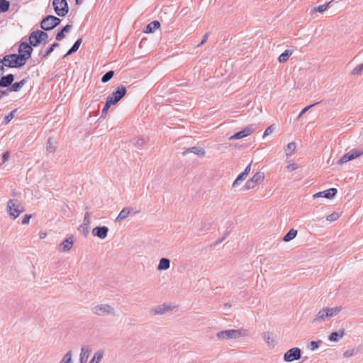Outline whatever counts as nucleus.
<instances>
[{"label":"nucleus","mask_w":363,"mask_h":363,"mask_svg":"<svg viewBox=\"0 0 363 363\" xmlns=\"http://www.w3.org/2000/svg\"><path fill=\"white\" fill-rule=\"evenodd\" d=\"M341 310L340 306L324 307L317 313L313 321L319 323L328 320L330 318L336 316Z\"/></svg>","instance_id":"1"},{"label":"nucleus","mask_w":363,"mask_h":363,"mask_svg":"<svg viewBox=\"0 0 363 363\" xmlns=\"http://www.w3.org/2000/svg\"><path fill=\"white\" fill-rule=\"evenodd\" d=\"M7 211L11 217L16 219L24 211L21 203L17 199H10L7 203Z\"/></svg>","instance_id":"2"},{"label":"nucleus","mask_w":363,"mask_h":363,"mask_svg":"<svg viewBox=\"0 0 363 363\" xmlns=\"http://www.w3.org/2000/svg\"><path fill=\"white\" fill-rule=\"evenodd\" d=\"M4 65L8 67H20L25 65L22 56L16 54L7 55L4 57Z\"/></svg>","instance_id":"3"},{"label":"nucleus","mask_w":363,"mask_h":363,"mask_svg":"<svg viewBox=\"0 0 363 363\" xmlns=\"http://www.w3.org/2000/svg\"><path fill=\"white\" fill-rule=\"evenodd\" d=\"M94 314L97 315H115V309L108 304H99L91 308Z\"/></svg>","instance_id":"4"},{"label":"nucleus","mask_w":363,"mask_h":363,"mask_svg":"<svg viewBox=\"0 0 363 363\" xmlns=\"http://www.w3.org/2000/svg\"><path fill=\"white\" fill-rule=\"evenodd\" d=\"M61 23V19L58 17L49 15L45 17L40 23V27L44 30H50L55 28Z\"/></svg>","instance_id":"5"},{"label":"nucleus","mask_w":363,"mask_h":363,"mask_svg":"<svg viewBox=\"0 0 363 363\" xmlns=\"http://www.w3.org/2000/svg\"><path fill=\"white\" fill-rule=\"evenodd\" d=\"M246 335L245 330H228L217 333L218 339H237Z\"/></svg>","instance_id":"6"},{"label":"nucleus","mask_w":363,"mask_h":363,"mask_svg":"<svg viewBox=\"0 0 363 363\" xmlns=\"http://www.w3.org/2000/svg\"><path fill=\"white\" fill-rule=\"evenodd\" d=\"M52 6L58 16L64 17L69 12V6L67 0H53Z\"/></svg>","instance_id":"7"},{"label":"nucleus","mask_w":363,"mask_h":363,"mask_svg":"<svg viewBox=\"0 0 363 363\" xmlns=\"http://www.w3.org/2000/svg\"><path fill=\"white\" fill-rule=\"evenodd\" d=\"M363 155V149H352L345 154L339 160V164L346 163Z\"/></svg>","instance_id":"8"},{"label":"nucleus","mask_w":363,"mask_h":363,"mask_svg":"<svg viewBox=\"0 0 363 363\" xmlns=\"http://www.w3.org/2000/svg\"><path fill=\"white\" fill-rule=\"evenodd\" d=\"M301 357V352L298 347H293L286 351L284 354V360L286 362H291L298 360Z\"/></svg>","instance_id":"9"},{"label":"nucleus","mask_w":363,"mask_h":363,"mask_svg":"<svg viewBox=\"0 0 363 363\" xmlns=\"http://www.w3.org/2000/svg\"><path fill=\"white\" fill-rule=\"evenodd\" d=\"M264 178V174L263 172H257L250 179H249L245 185V189H253L257 184H260Z\"/></svg>","instance_id":"10"},{"label":"nucleus","mask_w":363,"mask_h":363,"mask_svg":"<svg viewBox=\"0 0 363 363\" xmlns=\"http://www.w3.org/2000/svg\"><path fill=\"white\" fill-rule=\"evenodd\" d=\"M33 51V48L30 44H28L27 43H21L18 48V56H22L24 59V62H26V60L30 57L31 53Z\"/></svg>","instance_id":"11"},{"label":"nucleus","mask_w":363,"mask_h":363,"mask_svg":"<svg viewBox=\"0 0 363 363\" xmlns=\"http://www.w3.org/2000/svg\"><path fill=\"white\" fill-rule=\"evenodd\" d=\"M126 94V88L123 85H120L117 87V89L113 92L111 96L107 98H111V101L116 104L118 103Z\"/></svg>","instance_id":"12"},{"label":"nucleus","mask_w":363,"mask_h":363,"mask_svg":"<svg viewBox=\"0 0 363 363\" xmlns=\"http://www.w3.org/2000/svg\"><path fill=\"white\" fill-rule=\"evenodd\" d=\"M91 352L92 350L90 345L82 346L79 357V363H86Z\"/></svg>","instance_id":"13"},{"label":"nucleus","mask_w":363,"mask_h":363,"mask_svg":"<svg viewBox=\"0 0 363 363\" xmlns=\"http://www.w3.org/2000/svg\"><path fill=\"white\" fill-rule=\"evenodd\" d=\"M253 130H254L253 125H248L246 128H245L242 130L231 135L229 138V140H233L242 139L245 137H247V136L251 135V133L253 132Z\"/></svg>","instance_id":"14"},{"label":"nucleus","mask_w":363,"mask_h":363,"mask_svg":"<svg viewBox=\"0 0 363 363\" xmlns=\"http://www.w3.org/2000/svg\"><path fill=\"white\" fill-rule=\"evenodd\" d=\"M337 194V189L335 188H330L328 190L315 193L313 195L314 199L324 197L326 199H332Z\"/></svg>","instance_id":"15"},{"label":"nucleus","mask_w":363,"mask_h":363,"mask_svg":"<svg viewBox=\"0 0 363 363\" xmlns=\"http://www.w3.org/2000/svg\"><path fill=\"white\" fill-rule=\"evenodd\" d=\"M108 228L106 226L96 227L92 230L94 236L98 237L100 239H105L107 237Z\"/></svg>","instance_id":"16"},{"label":"nucleus","mask_w":363,"mask_h":363,"mask_svg":"<svg viewBox=\"0 0 363 363\" xmlns=\"http://www.w3.org/2000/svg\"><path fill=\"white\" fill-rule=\"evenodd\" d=\"M262 338L269 347L273 348L277 345V340L272 333L266 332L262 334Z\"/></svg>","instance_id":"17"},{"label":"nucleus","mask_w":363,"mask_h":363,"mask_svg":"<svg viewBox=\"0 0 363 363\" xmlns=\"http://www.w3.org/2000/svg\"><path fill=\"white\" fill-rule=\"evenodd\" d=\"M191 152L193 153L200 157H204L206 152L203 147H191L188 149H186L185 151L183 152V155H185L186 154Z\"/></svg>","instance_id":"18"},{"label":"nucleus","mask_w":363,"mask_h":363,"mask_svg":"<svg viewBox=\"0 0 363 363\" xmlns=\"http://www.w3.org/2000/svg\"><path fill=\"white\" fill-rule=\"evenodd\" d=\"M74 243V239L72 237H69L65 239L60 245L59 251L65 252L69 250Z\"/></svg>","instance_id":"19"},{"label":"nucleus","mask_w":363,"mask_h":363,"mask_svg":"<svg viewBox=\"0 0 363 363\" xmlns=\"http://www.w3.org/2000/svg\"><path fill=\"white\" fill-rule=\"evenodd\" d=\"M136 212H133V209L129 208H123L116 218V221L119 222L127 218L130 215H135Z\"/></svg>","instance_id":"20"},{"label":"nucleus","mask_w":363,"mask_h":363,"mask_svg":"<svg viewBox=\"0 0 363 363\" xmlns=\"http://www.w3.org/2000/svg\"><path fill=\"white\" fill-rule=\"evenodd\" d=\"M14 80V76L12 74H9L6 76L2 77L0 79V87H8L12 84Z\"/></svg>","instance_id":"21"},{"label":"nucleus","mask_w":363,"mask_h":363,"mask_svg":"<svg viewBox=\"0 0 363 363\" xmlns=\"http://www.w3.org/2000/svg\"><path fill=\"white\" fill-rule=\"evenodd\" d=\"M29 42L31 46L36 47L41 43L38 30L33 31L29 36Z\"/></svg>","instance_id":"22"},{"label":"nucleus","mask_w":363,"mask_h":363,"mask_svg":"<svg viewBox=\"0 0 363 363\" xmlns=\"http://www.w3.org/2000/svg\"><path fill=\"white\" fill-rule=\"evenodd\" d=\"M104 350H96L89 363H100L104 358Z\"/></svg>","instance_id":"23"},{"label":"nucleus","mask_w":363,"mask_h":363,"mask_svg":"<svg viewBox=\"0 0 363 363\" xmlns=\"http://www.w3.org/2000/svg\"><path fill=\"white\" fill-rule=\"evenodd\" d=\"M160 26V23L158 21H153L148 23L144 30L145 33H152Z\"/></svg>","instance_id":"24"},{"label":"nucleus","mask_w":363,"mask_h":363,"mask_svg":"<svg viewBox=\"0 0 363 363\" xmlns=\"http://www.w3.org/2000/svg\"><path fill=\"white\" fill-rule=\"evenodd\" d=\"M170 267V260L167 258H162L160 260L159 264L157 266V269L160 271L167 270Z\"/></svg>","instance_id":"25"},{"label":"nucleus","mask_w":363,"mask_h":363,"mask_svg":"<svg viewBox=\"0 0 363 363\" xmlns=\"http://www.w3.org/2000/svg\"><path fill=\"white\" fill-rule=\"evenodd\" d=\"M345 335V333L343 330H340L338 332H334L330 334L329 336V340L332 342H337L340 339H342Z\"/></svg>","instance_id":"26"},{"label":"nucleus","mask_w":363,"mask_h":363,"mask_svg":"<svg viewBox=\"0 0 363 363\" xmlns=\"http://www.w3.org/2000/svg\"><path fill=\"white\" fill-rule=\"evenodd\" d=\"M72 28L71 25H67L65 27H63L60 31H59L56 35V40L60 41L62 40L65 37V33H68L70 29Z\"/></svg>","instance_id":"27"},{"label":"nucleus","mask_w":363,"mask_h":363,"mask_svg":"<svg viewBox=\"0 0 363 363\" xmlns=\"http://www.w3.org/2000/svg\"><path fill=\"white\" fill-rule=\"evenodd\" d=\"M293 54V51L291 50H286L283 53H281L279 57L278 61L280 63L286 62L289 57Z\"/></svg>","instance_id":"28"},{"label":"nucleus","mask_w":363,"mask_h":363,"mask_svg":"<svg viewBox=\"0 0 363 363\" xmlns=\"http://www.w3.org/2000/svg\"><path fill=\"white\" fill-rule=\"evenodd\" d=\"M72 356V352L69 350L62 356L58 363H73Z\"/></svg>","instance_id":"29"},{"label":"nucleus","mask_w":363,"mask_h":363,"mask_svg":"<svg viewBox=\"0 0 363 363\" xmlns=\"http://www.w3.org/2000/svg\"><path fill=\"white\" fill-rule=\"evenodd\" d=\"M82 40L81 38L78 39L72 45V47L68 50V52L65 54V57L70 55L73 52H75L78 50L80 45L82 44Z\"/></svg>","instance_id":"30"},{"label":"nucleus","mask_w":363,"mask_h":363,"mask_svg":"<svg viewBox=\"0 0 363 363\" xmlns=\"http://www.w3.org/2000/svg\"><path fill=\"white\" fill-rule=\"evenodd\" d=\"M26 80L25 79H22L21 81L18 82H15L11 84V86L10 88L11 91H18L26 84Z\"/></svg>","instance_id":"31"},{"label":"nucleus","mask_w":363,"mask_h":363,"mask_svg":"<svg viewBox=\"0 0 363 363\" xmlns=\"http://www.w3.org/2000/svg\"><path fill=\"white\" fill-rule=\"evenodd\" d=\"M296 148V145L295 143H289L286 148L285 149L286 155L287 157H289L294 153V150Z\"/></svg>","instance_id":"32"},{"label":"nucleus","mask_w":363,"mask_h":363,"mask_svg":"<svg viewBox=\"0 0 363 363\" xmlns=\"http://www.w3.org/2000/svg\"><path fill=\"white\" fill-rule=\"evenodd\" d=\"M297 235V230H294V229H291L287 233L286 235L284 237L283 240L285 242H289L291 241V240H293L294 238H296Z\"/></svg>","instance_id":"33"},{"label":"nucleus","mask_w":363,"mask_h":363,"mask_svg":"<svg viewBox=\"0 0 363 363\" xmlns=\"http://www.w3.org/2000/svg\"><path fill=\"white\" fill-rule=\"evenodd\" d=\"M247 177L244 174H240L233 183V188L238 186Z\"/></svg>","instance_id":"34"},{"label":"nucleus","mask_w":363,"mask_h":363,"mask_svg":"<svg viewBox=\"0 0 363 363\" xmlns=\"http://www.w3.org/2000/svg\"><path fill=\"white\" fill-rule=\"evenodd\" d=\"M55 150V145L52 139L50 138L48 140L47 145H46V151L48 152H53Z\"/></svg>","instance_id":"35"},{"label":"nucleus","mask_w":363,"mask_h":363,"mask_svg":"<svg viewBox=\"0 0 363 363\" xmlns=\"http://www.w3.org/2000/svg\"><path fill=\"white\" fill-rule=\"evenodd\" d=\"M10 4L6 0H0V11L6 12L9 9Z\"/></svg>","instance_id":"36"},{"label":"nucleus","mask_w":363,"mask_h":363,"mask_svg":"<svg viewBox=\"0 0 363 363\" xmlns=\"http://www.w3.org/2000/svg\"><path fill=\"white\" fill-rule=\"evenodd\" d=\"M113 74H114V72L111 70V71H108L102 77H101V82L103 83H106L107 82H108L113 77Z\"/></svg>","instance_id":"37"},{"label":"nucleus","mask_w":363,"mask_h":363,"mask_svg":"<svg viewBox=\"0 0 363 363\" xmlns=\"http://www.w3.org/2000/svg\"><path fill=\"white\" fill-rule=\"evenodd\" d=\"M112 105H114V104L111 101V99L107 98L106 104L102 109V113H106L108 111V110L109 109V108L111 107V106H112Z\"/></svg>","instance_id":"38"},{"label":"nucleus","mask_w":363,"mask_h":363,"mask_svg":"<svg viewBox=\"0 0 363 363\" xmlns=\"http://www.w3.org/2000/svg\"><path fill=\"white\" fill-rule=\"evenodd\" d=\"M363 72V64L357 66L352 72V74L358 75Z\"/></svg>","instance_id":"39"},{"label":"nucleus","mask_w":363,"mask_h":363,"mask_svg":"<svg viewBox=\"0 0 363 363\" xmlns=\"http://www.w3.org/2000/svg\"><path fill=\"white\" fill-rule=\"evenodd\" d=\"M58 43H54L52 44L50 48L46 50V52L45 53L43 54L42 52H40V55H42L43 57H47L48 55H49L53 50L55 48H57L58 46Z\"/></svg>","instance_id":"40"},{"label":"nucleus","mask_w":363,"mask_h":363,"mask_svg":"<svg viewBox=\"0 0 363 363\" xmlns=\"http://www.w3.org/2000/svg\"><path fill=\"white\" fill-rule=\"evenodd\" d=\"M357 351L354 349L348 350L344 352L343 356L346 358H349L352 356L357 354Z\"/></svg>","instance_id":"41"},{"label":"nucleus","mask_w":363,"mask_h":363,"mask_svg":"<svg viewBox=\"0 0 363 363\" xmlns=\"http://www.w3.org/2000/svg\"><path fill=\"white\" fill-rule=\"evenodd\" d=\"M330 4V2H329L328 4H323V5L318 6L314 10L315 11L319 12V13H323V12H324L327 9V8H328V6H329Z\"/></svg>","instance_id":"42"},{"label":"nucleus","mask_w":363,"mask_h":363,"mask_svg":"<svg viewBox=\"0 0 363 363\" xmlns=\"http://www.w3.org/2000/svg\"><path fill=\"white\" fill-rule=\"evenodd\" d=\"M39 32V37H40V40L42 42H46L48 38V35L47 33L43 31V30H38Z\"/></svg>","instance_id":"43"},{"label":"nucleus","mask_w":363,"mask_h":363,"mask_svg":"<svg viewBox=\"0 0 363 363\" xmlns=\"http://www.w3.org/2000/svg\"><path fill=\"white\" fill-rule=\"evenodd\" d=\"M338 218H339L338 213H333L328 215L326 217V219H327V220L332 222V221L336 220Z\"/></svg>","instance_id":"44"},{"label":"nucleus","mask_w":363,"mask_h":363,"mask_svg":"<svg viewBox=\"0 0 363 363\" xmlns=\"http://www.w3.org/2000/svg\"><path fill=\"white\" fill-rule=\"evenodd\" d=\"M89 225H84V224H82L79 227V230L82 232L84 235H86L87 233H89Z\"/></svg>","instance_id":"45"},{"label":"nucleus","mask_w":363,"mask_h":363,"mask_svg":"<svg viewBox=\"0 0 363 363\" xmlns=\"http://www.w3.org/2000/svg\"><path fill=\"white\" fill-rule=\"evenodd\" d=\"M82 224H84V225H89V224H90V215H89V212H86L85 213Z\"/></svg>","instance_id":"46"},{"label":"nucleus","mask_w":363,"mask_h":363,"mask_svg":"<svg viewBox=\"0 0 363 363\" xmlns=\"http://www.w3.org/2000/svg\"><path fill=\"white\" fill-rule=\"evenodd\" d=\"M320 343V342H315V341L311 342V343H310V349L312 351L315 350L316 349H318L319 347Z\"/></svg>","instance_id":"47"},{"label":"nucleus","mask_w":363,"mask_h":363,"mask_svg":"<svg viewBox=\"0 0 363 363\" xmlns=\"http://www.w3.org/2000/svg\"><path fill=\"white\" fill-rule=\"evenodd\" d=\"M316 104H311L310 106H308L305 107L299 113L298 116V119H299L306 111H308L311 107L314 106Z\"/></svg>","instance_id":"48"},{"label":"nucleus","mask_w":363,"mask_h":363,"mask_svg":"<svg viewBox=\"0 0 363 363\" xmlns=\"http://www.w3.org/2000/svg\"><path fill=\"white\" fill-rule=\"evenodd\" d=\"M274 126L273 125H270L269 126L268 128H266V130H264V135L263 137H266L270 134H272L274 131Z\"/></svg>","instance_id":"49"},{"label":"nucleus","mask_w":363,"mask_h":363,"mask_svg":"<svg viewBox=\"0 0 363 363\" xmlns=\"http://www.w3.org/2000/svg\"><path fill=\"white\" fill-rule=\"evenodd\" d=\"M31 218V216L30 215H26L24 216V218H23L22 220V224L23 225H27L30 222V219Z\"/></svg>","instance_id":"50"},{"label":"nucleus","mask_w":363,"mask_h":363,"mask_svg":"<svg viewBox=\"0 0 363 363\" xmlns=\"http://www.w3.org/2000/svg\"><path fill=\"white\" fill-rule=\"evenodd\" d=\"M286 169L289 172H293L297 169V165L296 164H290L286 167Z\"/></svg>","instance_id":"51"},{"label":"nucleus","mask_w":363,"mask_h":363,"mask_svg":"<svg viewBox=\"0 0 363 363\" xmlns=\"http://www.w3.org/2000/svg\"><path fill=\"white\" fill-rule=\"evenodd\" d=\"M9 158V152H6L3 154L2 155V162L4 163L6 162Z\"/></svg>","instance_id":"52"},{"label":"nucleus","mask_w":363,"mask_h":363,"mask_svg":"<svg viewBox=\"0 0 363 363\" xmlns=\"http://www.w3.org/2000/svg\"><path fill=\"white\" fill-rule=\"evenodd\" d=\"M144 143H145V140L143 138H139L137 140L136 145L138 147H142V146L143 145Z\"/></svg>","instance_id":"53"},{"label":"nucleus","mask_w":363,"mask_h":363,"mask_svg":"<svg viewBox=\"0 0 363 363\" xmlns=\"http://www.w3.org/2000/svg\"><path fill=\"white\" fill-rule=\"evenodd\" d=\"M208 33H206L203 36V38L202 39L201 42L198 45V47H200L203 45L208 40Z\"/></svg>","instance_id":"54"},{"label":"nucleus","mask_w":363,"mask_h":363,"mask_svg":"<svg viewBox=\"0 0 363 363\" xmlns=\"http://www.w3.org/2000/svg\"><path fill=\"white\" fill-rule=\"evenodd\" d=\"M250 170H251V164H248L246 167V168L245 169L244 172H242V173L247 177Z\"/></svg>","instance_id":"55"},{"label":"nucleus","mask_w":363,"mask_h":363,"mask_svg":"<svg viewBox=\"0 0 363 363\" xmlns=\"http://www.w3.org/2000/svg\"><path fill=\"white\" fill-rule=\"evenodd\" d=\"M13 118V113L11 112L9 115L4 117V121L6 122H9Z\"/></svg>","instance_id":"56"},{"label":"nucleus","mask_w":363,"mask_h":363,"mask_svg":"<svg viewBox=\"0 0 363 363\" xmlns=\"http://www.w3.org/2000/svg\"><path fill=\"white\" fill-rule=\"evenodd\" d=\"M4 66L5 65H4V58L2 60L0 59V74L3 73Z\"/></svg>","instance_id":"57"},{"label":"nucleus","mask_w":363,"mask_h":363,"mask_svg":"<svg viewBox=\"0 0 363 363\" xmlns=\"http://www.w3.org/2000/svg\"><path fill=\"white\" fill-rule=\"evenodd\" d=\"M6 93V91H2L1 89H0V99H1L2 96L3 95H5Z\"/></svg>","instance_id":"58"},{"label":"nucleus","mask_w":363,"mask_h":363,"mask_svg":"<svg viewBox=\"0 0 363 363\" xmlns=\"http://www.w3.org/2000/svg\"><path fill=\"white\" fill-rule=\"evenodd\" d=\"M75 4H76L77 5H80V4H82V0H76V1H75Z\"/></svg>","instance_id":"59"}]
</instances>
